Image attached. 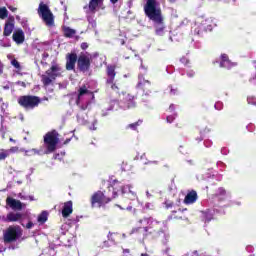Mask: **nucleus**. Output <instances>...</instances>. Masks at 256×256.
<instances>
[{
  "label": "nucleus",
  "instance_id": "nucleus-1",
  "mask_svg": "<svg viewBox=\"0 0 256 256\" xmlns=\"http://www.w3.org/2000/svg\"><path fill=\"white\" fill-rule=\"evenodd\" d=\"M144 13L146 17H148V19L153 21V23L156 25H163L165 20L157 0H146V4L144 5Z\"/></svg>",
  "mask_w": 256,
  "mask_h": 256
},
{
  "label": "nucleus",
  "instance_id": "nucleus-2",
  "mask_svg": "<svg viewBox=\"0 0 256 256\" xmlns=\"http://www.w3.org/2000/svg\"><path fill=\"white\" fill-rule=\"evenodd\" d=\"M111 201H113V196H111V193H109L107 190H98L90 197V205L93 209H95V207H105V205L111 203Z\"/></svg>",
  "mask_w": 256,
  "mask_h": 256
},
{
  "label": "nucleus",
  "instance_id": "nucleus-3",
  "mask_svg": "<svg viewBox=\"0 0 256 256\" xmlns=\"http://www.w3.org/2000/svg\"><path fill=\"white\" fill-rule=\"evenodd\" d=\"M44 145L46 147L45 154L55 153L57 145H59V132L52 130L44 135Z\"/></svg>",
  "mask_w": 256,
  "mask_h": 256
},
{
  "label": "nucleus",
  "instance_id": "nucleus-4",
  "mask_svg": "<svg viewBox=\"0 0 256 256\" xmlns=\"http://www.w3.org/2000/svg\"><path fill=\"white\" fill-rule=\"evenodd\" d=\"M61 77V66L59 64H53L46 72L41 76V82L44 87L53 85V81Z\"/></svg>",
  "mask_w": 256,
  "mask_h": 256
},
{
  "label": "nucleus",
  "instance_id": "nucleus-5",
  "mask_svg": "<svg viewBox=\"0 0 256 256\" xmlns=\"http://www.w3.org/2000/svg\"><path fill=\"white\" fill-rule=\"evenodd\" d=\"M38 15L47 27H53L55 25V16L47 4L43 2L39 4Z\"/></svg>",
  "mask_w": 256,
  "mask_h": 256
},
{
  "label": "nucleus",
  "instance_id": "nucleus-6",
  "mask_svg": "<svg viewBox=\"0 0 256 256\" xmlns=\"http://www.w3.org/2000/svg\"><path fill=\"white\" fill-rule=\"evenodd\" d=\"M18 105L23 109H36L41 105V98L36 95H24L18 98Z\"/></svg>",
  "mask_w": 256,
  "mask_h": 256
},
{
  "label": "nucleus",
  "instance_id": "nucleus-7",
  "mask_svg": "<svg viewBox=\"0 0 256 256\" xmlns=\"http://www.w3.org/2000/svg\"><path fill=\"white\" fill-rule=\"evenodd\" d=\"M21 237H23V229H21V226H10L4 233V242L15 243V241L21 239Z\"/></svg>",
  "mask_w": 256,
  "mask_h": 256
},
{
  "label": "nucleus",
  "instance_id": "nucleus-8",
  "mask_svg": "<svg viewBox=\"0 0 256 256\" xmlns=\"http://www.w3.org/2000/svg\"><path fill=\"white\" fill-rule=\"evenodd\" d=\"M115 69H117L116 65L110 64L106 66V85H110L113 91L119 90V87L117 86V84H115V77H117V72L115 71Z\"/></svg>",
  "mask_w": 256,
  "mask_h": 256
},
{
  "label": "nucleus",
  "instance_id": "nucleus-9",
  "mask_svg": "<svg viewBox=\"0 0 256 256\" xmlns=\"http://www.w3.org/2000/svg\"><path fill=\"white\" fill-rule=\"evenodd\" d=\"M77 69L80 73H88L91 70V58L86 54L78 56Z\"/></svg>",
  "mask_w": 256,
  "mask_h": 256
},
{
  "label": "nucleus",
  "instance_id": "nucleus-10",
  "mask_svg": "<svg viewBox=\"0 0 256 256\" xmlns=\"http://www.w3.org/2000/svg\"><path fill=\"white\" fill-rule=\"evenodd\" d=\"M129 235H136V237H138V239H142V241H145V239H147V237H149V235H153V231H149V227H136L133 228Z\"/></svg>",
  "mask_w": 256,
  "mask_h": 256
},
{
  "label": "nucleus",
  "instance_id": "nucleus-11",
  "mask_svg": "<svg viewBox=\"0 0 256 256\" xmlns=\"http://www.w3.org/2000/svg\"><path fill=\"white\" fill-rule=\"evenodd\" d=\"M106 191L110 193V197H112L113 201V199H117L120 191H123V184H121V182L117 180H114L112 182V185L108 186V189Z\"/></svg>",
  "mask_w": 256,
  "mask_h": 256
},
{
  "label": "nucleus",
  "instance_id": "nucleus-12",
  "mask_svg": "<svg viewBox=\"0 0 256 256\" xmlns=\"http://www.w3.org/2000/svg\"><path fill=\"white\" fill-rule=\"evenodd\" d=\"M185 211H187V208H178L176 210H173L168 216L169 221H187L188 218L187 215H185Z\"/></svg>",
  "mask_w": 256,
  "mask_h": 256
},
{
  "label": "nucleus",
  "instance_id": "nucleus-13",
  "mask_svg": "<svg viewBox=\"0 0 256 256\" xmlns=\"http://www.w3.org/2000/svg\"><path fill=\"white\" fill-rule=\"evenodd\" d=\"M79 56L72 52L66 54V71H75V65L78 63Z\"/></svg>",
  "mask_w": 256,
  "mask_h": 256
},
{
  "label": "nucleus",
  "instance_id": "nucleus-14",
  "mask_svg": "<svg viewBox=\"0 0 256 256\" xmlns=\"http://www.w3.org/2000/svg\"><path fill=\"white\" fill-rule=\"evenodd\" d=\"M6 151H8V157H9V155H11V153L12 154L13 153H25L26 156L29 155V153H30V155H41V150H38V149H35V148H33L31 150H25L24 148L19 149V147L13 146V147H11L10 149H8Z\"/></svg>",
  "mask_w": 256,
  "mask_h": 256
},
{
  "label": "nucleus",
  "instance_id": "nucleus-15",
  "mask_svg": "<svg viewBox=\"0 0 256 256\" xmlns=\"http://www.w3.org/2000/svg\"><path fill=\"white\" fill-rule=\"evenodd\" d=\"M12 39L16 45H23L25 43V32L19 28L13 32Z\"/></svg>",
  "mask_w": 256,
  "mask_h": 256
},
{
  "label": "nucleus",
  "instance_id": "nucleus-16",
  "mask_svg": "<svg viewBox=\"0 0 256 256\" xmlns=\"http://www.w3.org/2000/svg\"><path fill=\"white\" fill-rule=\"evenodd\" d=\"M125 109H135L137 103H135V96L131 94H126L123 99Z\"/></svg>",
  "mask_w": 256,
  "mask_h": 256
},
{
  "label": "nucleus",
  "instance_id": "nucleus-17",
  "mask_svg": "<svg viewBox=\"0 0 256 256\" xmlns=\"http://www.w3.org/2000/svg\"><path fill=\"white\" fill-rule=\"evenodd\" d=\"M6 205H8V207H10L11 209H14L17 211H21L23 209V203H21L19 200L12 197H8L6 199Z\"/></svg>",
  "mask_w": 256,
  "mask_h": 256
},
{
  "label": "nucleus",
  "instance_id": "nucleus-18",
  "mask_svg": "<svg viewBox=\"0 0 256 256\" xmlns=\"http://www.w3.org/2000/svg\"><path fill=\"white\" fill-rule=\"evenodd\" d=\"M198 199L197 191L192 190L187 193V195L184 198L185 205H193V203H196Z\"/></svg>",
  "mask_w": 256,
  "mask_h": 256
},
{
  "label": "nucleus",
  "instance_id": "nucleus-19",
  "mask_svg": "<svg viewBox=\"0 0 256 256\" xmlns=\"http://www.w3.org/2000/svg\"><path fill=\"white\" fill-rule=\"evenodd\" d=\"M71 213H73V201L69 200L64 203V206L62 208V217H64V219H67V217H69Z\"/></svg>",
  "mask_w": 256,
  "mask_h": 256
},
{
  "label": "nucleus",
  "instance_id": "nucleus-20",
  "mask_svg": "<svg viewBox=\"0 0 256 256\" xmlns=\"http://www.w3.org/2000/svg\"><path fill=\"white\" fill-rule=\"evenodd\" d=\"M23 218V214L17 212H9L6 216V223H15L17 221H21V219Z\"/></svg>",
  "mask_w": 256,
  "mask_h": 256
},
{
  "label": "nucleus",
  "instance_id": "nucleus-21",
  "mask_svg": "<svg viewBox=\"0 0 256 256\" xmlns=\"http://www.w3.org/2000/svg\"><path fill=\"white\" fill-rule=\"evenodd\" d=\"M83 95H93V92H91L89 89H87L86 85L81 86L78 89V96L76 98V105H79V101H81V98Z\"/></svg>",
  "mask_w": 256,
  "mask_h": 256
},
{
  "label": "nucleus",
  "instance_id": "nucleus-22",
  "mask_svg": "<svg viewBox=\"0 0 256 256\" xmlns=\"http://www.w3.org/2000/svg\"><path fill=\"white\" fill-rule=\"evenodd\" d=\"M137 89H141L142 91L149 93L151 89V82L140 78V81L137 84Z\"/></svg>",
  "mask_w": 256,
  "mask_h": 256
},
{
  "label": "nucleus",
  "instance_id": "nucleus-23",
  "mask_svg": "<svg viewBox=\"0 0 256 256\" xmlns=\"http://www.w3.org/2000/svg\"><path fill=\"white\" fill-rule=\"evenodd\" d=\"M14 19L11 21H7L4 25V31H3V36L4 37H9L11 36V33H13V29H15V24L13 23Z\"/></svg>",
  "mask_w": 256,
  "mask_h": 256
},
{
  "label": "nucleus",
  "instance_id": "nucleus-24",
  "mask_svg": "<svg viewBox=\"0 0 256 256\" xmlns=\"http://www.w3.org/2000/svg\"><path fill=\"white\" fill-rule=\"evenodd\" d=\"M215 216V211L211 209H207L202 211V219L204 223H211L213 221V217Z\"/></svg>",
  "mask_w": 256,
  "mask_h": 256
},
{
  "label": "nucleus",
  "instance_id": "nucleus-25",
  "mask_svg": "<svg viewBox=\"0 0 256 256\" xmlns=\"http://www.w3.org/2000/svg\"><path fill=\"white\" fill-rule=\"evenodd\" d=\"M103 1L104 0H90L88 4V9L90 13H96L97 7H99V5H103Z\"/></svg>",
  "mask_w": 256,
  "mask_h": 256
},
{
  "label": "nucleus",
  "instance_id": "nucleus-26",
  "mask_svg": "<svg viewBox=\"0 0 256 256\" xmlns=\"http://www.w3.org/2000/svg\"><path fill=\"white\" fill-rule=\"evenodd\" d=\"M63 33H64V37H67L68 39H72V37L77 33V31L70 27H64Z\"/></svg>",
  "mask_w": 256,
  "mask_h": 256
},
{
  "label": "nucleus",
  "instance_id": "nucleus-27",
  "mask_svg": "<svg viewBox=\"0 0 256 256\" xmlns=\"http://www.w3.org/2000/svg\"><path fill=\"white\" fill-rule=\"evenodd\" d=\"M48 217H49V213H47V211H43V212L38 216V223H47Z\"/></svg>",
  "mask_w": 256,
  "mask_h": 256
},
{
  "label": "nucleus",
  "instance_id": "nucleus-28",
  "mask_svg": "<svg viewBox=\"0 0 256 256\" xmlns=\"http://www.w3.org/2000/svg\"><path fill=\"white\" fill-rule=\"evenodd\" d=\"M235 66H237V63L231 62V60L224 62V64H220V67L224 69H232V67H235Z\"/></svg>",
  "mask_w": 256,
  "mask_h": 256
},
{
  "label": "nucleus",
  "instance_id": "nucleus-29",
  "mask_svg": "<svg viewBox=\"0 0 256 256\" xmlns=\"http://www.w3.org/2000/svg\"><path fill=\"white\" fill-rule=\"evenodd\" d=\"M143 123V120H138L137 122H134L132 124H129L127 126V129H132V131H137V127H139Z\"/></svg>",
  "mask_w": 256,
  "mask_h": 256
},
{
  "label": "nucleus",
  "instance_id": "nucleus-30",
  "mask_svg": "<svg viewBox=\"0 0 256 256\" xmlns=\"http://www.w3.org/2000/svg\"><path fill=\"white\" fill-rule=\"evenodd\" d=\"M7 17H9V11H7V8H0V19H7Z\"/></svg>",
  "mask_w": 256,
  "mask_h": 256
},
{
  "label": "nucleus",
  "instance_id": "nucleus-31",
  "mask_svg": "<svg viewBox=\"0 0 256 256\" xmlns=\"http://www.w3.org/2000/svg\"><path fill=\"white\" fill-rule=\"evenodd\" d=\"M9 157V151L7 149H0V161H5Z\"/></svg>",
  "mask_w": 256,
  "mask_h": 256
},
{
  "label": "nucleus",
  "instance_id": "nucleus-32",
  "mask_svg": "<svg viewBox=\"0 0 256 256\" xmlns=\"http://www.w3.org/2000/svg\"><path fill=\"white\" fill-rule=\"evenodd\" d=\"M77 107H79L80 111H87L89 105H91V102L87 101L84 104H81V101H79V104H76Z\"/></svg>",
  "mask_w": 256,
  "mask_h": 256
},
{
  "label": "nucleus",
  "instance_id": "nucleus-33",
  "mask_svg": "<svg viewBox=\"0 0 256 256\" xmlns=\"http://www.w3.org/2000/svg\"><path fill=\"white\" fill-rule=\"evenodd\" d=\"M207 133H211V129L205 128L204 130L200 131V138H196V141H203V137L207 135Z\"/></svg>",
  "mask_w": 256,
  "mask_h": 256
},
{
  "label": "nucleus",
  "instance_id": "nucleus-34",
  "mask_svg": "<svg viewBox=\"0 0 256 256\" xmlns=\"http://www.w3.org/2000/svg\"><path fill=\"white\" fill-rule=\"evenodd\" d=\"M180 63H182V65H184V67H191V60H189V58H187L185 56L180 58Z\"/></svg>",
  "mask_w": 256,
  "mask_h": 256
},
{
  "label": "nucleus",
  "instance_id": "nucleus-35",
  "mask_svg": "<svg viewBox=\"0 0 256 256\" xmlns=\"http://www.w3.org/2000/svg\"><path fill=\"white\" fill-rule=\"evenodd\" d=\"M11 66L17 69L18 71H21V64L19 63V61H17V59L11 60Z\"/></svg>",
  "mask_w": 256,
  "mask_h": 256
},
{
  "label": "nucleus",
  "instance_id": "nucleus-36",
  "mask_svg": "<svg viewBox=\"0 0 256 256\" xmlns=\"http://www.w3.org/2000/svg\"><path fill=\"white\" fill-rule=\"evenodd\" d=\"M225 195H227V191L225 190V188H219L216 197H225Z\"/></svg>",
  "mask_w": 256,
  "mask_h": 256
},
{
  "label": "nucleus",
  "instance_id": "nucleus-37",
  "mask_svg": "<svg viewBox=\"0 0 256 256\" xmlns=\"http://www.w3.org/2000/svg\"><path fill=\"white\" fill-rule=\"evenodd\" d=\"M227 61H229V56L227 54H222L220 64L225 65V62Z\"/></svg>",
  "mask_w": 256,
  "mask_h": 256
},
{
  "label": "nucleus",
  "instance_id": "nucleus-38",
  "mask_svg": "<svg viewBox=\"0 0 256 256\" xmlns=\"http://www.w3.org/2000/svg\"><path fill=\"white\" fill-rule=\"evenodd\" d=\"M165 31V26H158L156 27V35H161Z\"/></svg>",
  "mask_w": 256,
  "mask_h": 256
},
{
  "label": "nucleus",
  "instance_id": "nucleus-39",
  "mask_svg": "<svg viewBox=\"0 0 256 256\" xmlns=\"http://www.w3.org/2000/svg\"><path fill=\"white\" fill-rule=\"evenodd\" d=\"M149 221H150L149 218H142V219H140V220L138 221V223H139L140 225H143V223H146V225H149Z\"/></svg>",
  "mask_w": 256,
  "mask_h": 256
},
{
  "label": "nucleus",
  "instance_id": "nucleus-40",
  "mask_svg": "<svg viewBox=\"0 0 256 256\" xmlns=\"http://www.w3.org/2000/svg\"><path fill=\"white\" fill-rule=\"evenodd\" d=\"M82 51H86V49H89V44L87 42H83L81 45H80Z\"/></svg>",
  "mask_w": 256,
  "mask_h": 256
},
{
  "label": "nucleus",
  "instance_id": "nucleus-41",
  "mask_svg": "<svg viewBox=\"0 0 256 256\" xmlns=\"http://www.w3.org/2000/svg\"><path fill=\"white\" fill-rule=\"evenodd\" d=\"M166 121L167 123H173L175 121V115L167 116Z\"/></svg>",
  "mask_w": 256,
  "mask_h": 256
},
{
  "label": "nucleus",
  "instance_id": "nucleus-42",
  "mask_svg": "<svg viewBox=\"0 0 256 256\" xmlns=\"http://www.w3.org/2000/svg\"><path fill=\"white\" fill-rule=\"evenodd\" d=\"M166 209H171L175 205L173 202L166 201L165 203Z\"/></svg>",
  "mask_w": 256,
  "mask_h": 256
},
{
  "label": "nucleus",
  "instance_id": "nucleus-43",
  "mask_svg": "<svg viewBox=\"0 0 256 256\" xmlns=\"http://www.w3.org/2000/svg\"><path fill=\"white\" fill-rule=\"evenodd\" d=\"M170 93L172 94V95H177V88H173V87H170Z\"/></svg>",
  "mask_w": 256,
  "mask_h": 256
},
{
  "label": "nucleus",
  "instance_id": "nucleus-44",
  "mask_svg": "<svg viewBox=\"0 0 256 256\" xmlns=\"http://www.w3.org/2000/svg\"><path fill=\"white\" fill-rule=\"evenodd\" d=\"M33 228V223L31 221H29L27 224H26V229H32Z\"/></svg>",
  "mask_w": 256,
  "mask_h": 256
},
{
  "label": "nucleus",
  "instance_id": "nucleus-45",
  "mask_svg": "<svg viewBox=\"0 0 256 256\" xmlns=\"http://www.w3.org/2000/svg\"><path fill=\"white\" fill-rule=\"evenodd\" d=\"M8 9L12 11V13H15V11H17V8L13 6H8Z\"/></svg>",
  "mask_w": 256,
  "mask_h": 256
},
{
  "label": "nucleus",
  "instance_id": "nucleus-46",
  "mask_svg": "<svg viewBox=\"0 0 256 256\" xmlns=\"http://www.w3.org/2000/svg\"><path fill=\"white\" fill-rule=\"evenodd\" d=\"M48 57H49V53L44 52V53L42 54V59H47Z\"/></svg>",
  "mask_w": 256,
  "mask_h": 256
},
{
  "label": "nucleus",
  "instance_id": "nucleus-47",
  "mask_svg": "<svg viewBox=\"0 0 256 256\" xmlns=\"http://www.w3.org/2000/svg\"><path fill=\"white\" fill-rule=\"evenodd\" d=\"M169 111H175V105L174 104H171L169 106Z\"/></svg>",
  "mask_w": 256,
  "mask_h": 256
},
{
  "label": "nucleus",
  "instance_id": "nucleus-48",
  "mask_svg": "<svg viewBox=\"0 0 256 256\" xmlns=\"http://www.w3.org/2000/svg\"><path fill=\"white\" fill-rule=\"evenodd\" d=\"M131 253V251L129 250V249H124L123 250V254L125 255V254H130Z\"/></svg>",
  "mask_w": 256,
  "mask_h": 256
},
{
  "label": "nucleus",
  "instance_id": "nucleus-49",
  "mask_svg": "<svg viewBox=\"0 0 256 256\" xmlns=\"http://www.w3.org/2000/svg\"><path fill=\"white\" fill-rule=\"evenodd\" d=\"M71 142V138H68V139H66L65 141H64V145H68V143H70Z\"/></svg>",
  "mask_w": 256,
  "mask_h": 256
},
{
  "label": "nucleus",
  "instance_id": "nucleus-50",
  "mask_svg": "<svg viewBox=\"0 0 256 256\" xmlns=\"http://www.w3.org/2000/svg\"><path fill=\"white\" fill-rule=\"evenodd\" d=\"M119 0H110V3H113V5H115V3H117Z\"/></svg>",
  "mask_w": 256,
  "mask_h": 256
},
{
  "label": "nucleus",
  "instance_id": "nucleus-51",
  "mask_svg": "<svg viewBox=\"0 0 256 256\" xmlns=\"http://www.w3.org/2000/svg\"><path fill=\"white\" fill-rule=\"evenodd\" d=\"M9 141H10L11 143H16L15 139H13V138H10Z\"/></svg>",
  "mask_w": 256,
  "mask_h": 256
},
{
  "label": "nucleus",
  "instance_id": "nucleus-52",
  "mask_svg": "<svg viewBox=\"0 0 256 256\" xmlns=\"http://www.w3.org/2000/svg\"><path fill=\"white\" fill-rule=\"evenodd\" d=\"M141 256H149V254L143 253V254H141Z\"/></svg>",
  "mask_w": 256,
  "mask_h": 256
},
{
  "label": "nucleus",
  "instance_id": "nucleus-53",
  "mask_svg": "<svg viewBox=\"0 0 256 256\" xmlns=\"http://www.w3.org/2000/svg\"><path fill=\"white\" fill-rule=\"evenodd\" d=\"M193 254H194V255H198V252H197V250H195V251L193 252Z\"/></svg>",
  "mask_w": 256,
  "mask_h": 256
},
{
  "label": "nucleus",
  "instance_id": "nucleus-54",
  "mask_svg": "<svg viewBox=\"0 0 256 256\" xmlns=\"http://www.w3.org/2000/svg\"><path fill=\"white\" fill-rule=\"evenodd\" d=\"M0 103H3V97H0Z\"/></svg>",
  "mask_w": 256,
  "mask_h": 256
},
{
  "label": "nucleus",
  "instance_id": "nucleus-55",
  "mask_svg": "<svg viewBox=\"0 0 256 256\" xmlns=\"http://www.w3.org/2000/svg\"><path fill=\"white\" fill-rule=\"evenodd\" d=\"M189 77H193V74H188Z\"/></svg>",
  "mask_w": 256,
  "mask_h": 256
},
{
  "label": "nucleus",
  "instance_id": "nucleus-56",
  "mask_svg": "<svg viewBox=\"0 0 256 256\" xmlns=\"http://www.w3.org/2000/svg\"><path fill=\"white\" fill-rule=\"evenodd\" d=\"M109 235H110V237H111V235H113V233H109Z\"/></svg>",
  "mask_w": 256,
  "mask_h": 256
},
{
  "label": "nucleus",
  "instance_id": "nucleus-57",
  "mask_svg": "<svg viewBox=\"0 0 256 256\" xmlns=\"http://www.w3.org/2000/svg\"><path fill=\"white\" fill-rule=\"evenodd\" d=\"M123 237H125V234H123Z\"/></svg>",
  "mask_w": 256,
  "mask_h": 256
},
{
  "label": "nucleus",
  "instance_id": "nucleus-58",
  "mask_svg": "<svg viewBox=\"0 0 256 256\" xmlns=\"http://www.w3.org/2000/svg\"><path fill=\"white\" fill-rule=\"evenodd\" d=\"M124 256H128V255H125V254H124Z\"/></svg>",
  "mask_w": 256,
  "mask_h": 256
}]
</instances>
